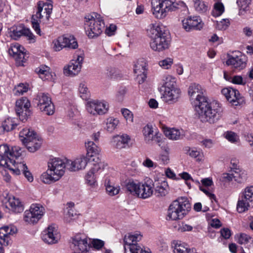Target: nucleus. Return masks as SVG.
I'll return each instance as SVG.
<instances>
[{"mask_svg": "<svg viewBox=\"0 0 253 253\" xmlns=\"http://www.w3.org/2000/svg\"><path fill=\"white\" fill-rule=\"evenodd\" d=\"M23 151L19 146L10 148L7 144L0 145V166L7 168L16 175L28 169L26 163L22 161Z\"/></svg>", "mask_w": 253, "mask_h": 253, "instance_id": "1", "label": "nucleus"}, {"mask_svg": "<svg viewBox=\"0 0 253 253\" xmlns=\"http://www.w3.org/2000/svg\"><path fill=\"white\" fill-rule=\"evenodd\" d=\"M68 159L53 158L47 163V169L40 176L41 180L45 184H50L58 181L67 169Z\"/></svg>", "mask_w": 253, "mask_h": 253, "instance_id": "2", "label": "nucleus"}, {"mask_svg": "<svg viewBox=\"0 0 253 253\" xmlns=\"http://www.w3.org/2000/svg\"><path fill=\"white\" fill-rule=\"evenodd\" d=\"M147 33L151 38L150 46L153 50L161 52L169 48L170 42L169 35L159 24H151Z\"/></svg>", "mask_w": 253, "mask_h": 253, "instance_id": "3", "label": "nucleus"}, {"mask_svg": "<svg viewBox=\"0 0 253 253\" xmlns=\"http://www.w3.org/2000/svg\"><path fill=\"white\" fill-rule=\"evenodd\" d=\"M162 87L164 88L161 98L168 104H172L178 101L181 95V91L176 86V79L170 75L163 77L162 81Z\"/></svg>", "mask_w": 253, "mask_h": 253, "instance_id": "4", "label": "nucleus"}, {"mask_svg": "<svg viewBox=\"0 0 253 253\" xmlns=\"http://www.w3.org/2000/svg\"><path fill=\"white\" fill-rule=\"evenodd\" d=\"M178 5L185 6L183 1L176 2L175 0H152L151 11L154 17L159 19L165 18L169 12L175 11Z\"/></svg>", "mask_w": 253, "mask_h": 253, "instance_id": "5", "label": "nucleus"}, {"mask_svg": "<svg viewBox=\"0 0 253 253\" xmlns=\"http://www.w3.org/2000/svg\"><path fill=\"white\" fill-rule=\"evenodd\" d=\"M198 117L203 123L208 122L213 124L218 121L221 117L222 110L219 104L212 108L208 101L201 103L194 108Z\"/></svg>", "mask_w": 253, "mask_h": 253, "instance_id": "6", "label": "nucleus"}, {"mask_svg": "<svg viewBox=\"0 0 253 253\" xmlns=\"http://www.w3.org/2000/svg\"><path fill=\"white\" fill-rule=\"evenodd\" d=\"M191 210V204L186 197H180L169 205L167 214V220L182 219Z\"/></svg>", "mask_w": 253, "mask_h": 253, "instance_id": "7", "label": "nucleus"}, {"mask_svg": "<svg viewBox=\"0 0 253 253\" xmlns=\"http://www.w3.org/2000/svg\"><path fill=\"white\" fill-rule=\"evenodd\" d=\"M105 24L100 15L92 13L84 17V29L89 38H94L99 36L102 32Z\"/></svg>", "mask_w": 253, "mask_h": 253, "instance_id": "8", "label": "nucleus"}, {"mask_svg": "<svg viewBox=\"0 0 253 253\" xmlns=\"http://www.w3.org/2000/svg\"><path fill=\"white\" fill-rule=\"evenodd\" d=\"M188 95L194 108L207 101L206 90L198 84L192 83L190 84Z\"/></svg>", "mask_w": 253, "mask_h": 253, "instance_id": "9", "label": "nucleus"}, {"mask_svg": "<svg viewBox=\"0 0 253 253\" xmlns=\"http://www.w3.org/2000/svg\"><path fill=\"white\" fill-rule=\"evenodd\" d=\"M144 142L147 144L156 143L159 146L163 147L164 138L158 129L151 124L145 126L142 130Z\"/></svg>", "mask_w": 253, "mask_h": 253, "instance_id": "10", "label": "nucleus"}, {"mask_svg": "<svg viewBox=\"0 0 253 253\" xmlns=\"http://www.w3.org/2000/svg\"><path fill=\"white\" fill-rule=\"evenodd\" d=\"M253 206V186L246 187L240 198L239 199L237 204V211L244 212L248 211Z\"/></svg>", "mask_w": 253, "mask_h": 253, "instance_id": "11", "label": "nucleus"}, {"mask_svg": "<svg viewBox=\"0 0 253 253\" xmlns=\"http://www.w3.org/2000/svg\"><path fill=\"white\" fill-rule=\"evenodd\" d=\"M85 106L87 112L93 116L106 114L109 109V103L104 100H91L86 102Z\"/></svg>", "mask_w": 253, "mask_h": 253, "instance_id": "12", "label": "nucleus"}, {"mask_svg": "<svg viewBox=\"0 0 253 253\" xmlns=\"http://www.w3.org/2000/svg\"><path fill=\"white\" fill-rule=\"evenodd\" d=\"M37 106L42 112L47 115H51L54 112V107L50 96L47 93H40L37 97Z\"/></svg>", "mask_w": 253, "mask_h": 253, "instance_id": "13", "label": "nucleus"}, {"mask_svg": "<svg viewBox=\"0 0 253 253\" xmlns=\"http://www.w3.org/2000/svg\"><path fill=\"white\" fill-rule=\"evenodd\" d=\"M60 233L58 227L54 224L49 226L42 232V238L43 241L48 244H54L60 239Z\"/></svg>", "mask_w": 253, "mask_h": 253, "instance_id": "14", "label": "nucleus"}, {"mask_svg": "<svg viewBox=\"0 0 253 253\" xmlns=\"http://www.w3.org/2000/svg\"><path fill=\"white\" fill-rule=\"evenodd\" d=\"M96 164H93V167L86 173L85 179L86 183L91 188H95L97 187V182L94 175L95 172L103 169L106 166L104 162H101L100 159L96 158Z\"/></svg>", "mask_w": 253, "mask_h": 253, "instance_id": "15", "label": "nucleus"}, {"mask_svg": "<svg viewBox=\"0 0 253 253\" xmlns=\"http://www.w3.org/2000/svg\"><path fill=\"white\" fill-rule=\"evenodd\" d=\"M44 208L39 204H33L30 207L29 210L25 211L24 219L25 221H35L40 220L43 215Z\"/></svg>", "mask_w": 253, "mask_h": 253, "instance_id": "16", "label": "nucleus"}, {"mask_svg": "<svg viewBox=\"0 0 253 253\" xmlns=\"http://www.w3.org/2000/svg\"><path fill=\"white\" fill-rule=\"evenodd\" d=\"M31 103L26 97H22L16 102L15 110L19 119L23 121L31 115Z\"/></svg>", "mask_w": 253, "mask_h": 253, "instance_id": "17", "label": "nucleus"}, {"mask_svg": "<svg viewBox=\"0 0 253 253\" xmlns=\"http://www.w3.org/2000/svg\"><path fill=\"white\" fill-rule=\"evenodd\" d=\"M247 58L241 52L235 51L233 55H229L226 64L238 70H241L246 66Z\"/></svg>", "mask_w": 253, "mask_h": 253, "instance_id": "18", "label": "nucleus"}, {"mask_svg": "<svg viewBox=\"0 0 253 253\" xmlns=\"http://www.w3.org/2000/svg\"><path fill=\"white\" fill-rule=\"evenodd\" d=\"M221 93L233 105L237 106L244 102V99L239 91L236 89L232 87L224 88L222 89Z\"/></svg>", "mask_w": 253, "mask_h": 253, "instance_id": "19", "label": "nucleus"}, {"mask_svg": "<svg viewBox=\"0 0 253 253\" xmlns=\"http://www.w3.org/2000/svg\"><path fill=\"white\" fill-rule=\"evenodd\" d=\"M183 28L187 32L200 30L203 28L204 23L198 16H188L182 21Z\"/></svg>", "mask_w": 253, "mask_h": 253, "instance_id": "20", "label": "nucleus"}, {"mask_svg": "<svg viewBox=\"0 0 253 253\" xmlns=\"http://www.w3.org/2000/svg\"><path fill=\"white\" fill-rule=\"evenodd\" d=\"M89 160L85 155H80L74 161L68 159L67 169L71 171H76L84 169Z\"/></svg>", "mask_w": 253, "mask_h": 253, "instance_id": "21", "label": "nucleus"}, {"mask_svg": "<svg viewBox=\"0 0 253 253\" xmlns=\"http://www.w3.org/2000/svg\"><path fill=\"white\" fill-rule=\"evenodd\" d=\"M141 187L138 193V197L146 199L151 197L154 191V182L151 179H147L144 182H141Z\"/></svg>", "mask_w": 253, "mask_h": 253, "instance_id": "22", "label": "nucleus"}, {"mask_svg": "<svg viewBox=\"0 0 253 253\" xmlns=\"http://www.w3.org/2000/svg\"><path fill=\"white\" fill-rule=\"evenodd\" d=\"M24 48L19 43L11 44L8 53L13 56L19 66H23L25 60Z\"/></svg>", "mask_w": 253, "mask_h": 253, "instance_id": "23", "label": "nucleus"}, {"mask_svg": "<svg viewBox=\"0 0 253 253\" xmlns=\"http://www.w3.org/2000/svg\"><path fill=\"white\" fill-rule=\"evenodd\" d=\"M74 250L77 252L84 253L87 251L88 244L87 238L84 234H78L72 238Z\"/></svg>", "mask_w": 253, "mask_h": 253, "instance_id": "24", "label": "nucleus"}, {"mask_svg": "<svg viewBox=\"0 0 253 253\" xmlns=\"http://www.w3.org/2000/svg\"><path fill=\"white\" fill-rule=\"evenodd\" d=\"M85 147L86 149V154L85 155L89 159H91L96 164V158H99L98 155L101 152V149L97 145L92 141L88 140L85 142Z\"/></svg>", "mask_w": 253, "mask_h": 253, "instance_id": "25", "label": "nucleus"}, {"mask_svg": "<svg viewBox=\"0 0 253 253\" xmlns=\"http://www.w3.org/2000/svg\"><path fill=\"white\" fill-rule=\"evenodd\" d=\"M6 207L15 213H20L23 211L24 206L20 199L13 196H9L5 203Z\"/></svg>", "mask_w": 253, "mask_h": 253, "instance_id": "26", "label": "nucleus"}, {"mask_svg": "<svg viewBox=\"0 0 253 253\" xmlns=\"http://www.w3.org/2000/svg\"><path fill=\"white\" fill-rule=\"evenodd\" d=\"M18 120L16 118L8 117L5 119L0 126V134L10 131L17 126Z\"/></svg>", "mask_w": 253, "mask_h": 253, "instance_id": "27", "label": "nucleus"}, {"mask_svg": "<svg viewBox=\"0 0 253 253\" xmlns=\"http://www.w3.org/2000/svg\"><path fill=\"white\" fill-rule=\"evenodd\" d=\"M44 6V4L42 3H40L38 5V10L36 13L32 16V24L33 28L36 33L39 35H41V31L40 28L39 22L43 17V15H42V8Z\"/></svg>", "mask_w": 253, "mask_h": 253, "instance_id": "28", "label": "nucleus"}, {"mask_svg": "<svg viewBox=\"0 0 253 253\" xmlns=\"http://www.w3.org/2000/svg\"><path fill=\"white\" fill-rule=\"evenodd\" d=\"M130 140L129 135L126 134L117 135L113 137L111 143L112 145L118 149L125 148Z\"/></svg>", "mask_w": 253, "mask_h": 253, "instance_id": "29", "label": "nucleus"}, {"mask_svg": "<svg viewBox=\"0 0 253 253\" xmlns=\"http://www.w3.org/2000/svg\"><path fill=\"white\" fill-rule=\"evenodd\" d=\"M25 36L28 37L29 40L34 39V35L29 30V29L25 28L17 27L15 29H13L11 32L10 37L15 40H18L21 36Z\"/></svg>", "mask_w": 253, "mask_h": 253, "instance_id": "30", "label": "nucleus"}, {"mask_svg": "<svg viewBox=\"0 0 253 253\" xmlns=\"http://www.w3.org/2000/svg\"><path fill=\"white\" fill-rule=\"evenodd\" d=\"M172 247L174 253H190L191 249L189 246L181 241L174 240L172 241Z\"/></svg>", "mask_w": 253, "mask_h": 253, "instance_id": "31", "label": "nucleus"}, {"mask_svg": "<svg viewBox=\"0 0 253 253\" xmlns=\"http://www.w3.org/2000/svg\"><path fill=\"white\" fill-rule=\"evenodd\" d=\"M195 10L200 14H206L210 9L208 2L203 0H192Z\"/></svg>", "mask_w": 253, "mask_h": 253, "instance_id": "32", "label": "nucleus"}, {"mask_svg": "<svg viewBox=\"0 0 253 253\" xmlns=\"http://www.w3.org/2000/svg\"><path fill=\"white\" fill-rule=\"evenodd\" d=\"M141 182L133 180H128L126 184L125 188L129 194L138 197V193L140 188Z\"/></svg>", "mask_w": 253, "mask_h": 253, "instance_id": "33", "label": "nucleus"}, {"mask_svg": "<svg viewBox=\"0 0 253 253\" xmlns=\"http://www.w3.org/2000/svg\"><path fill=\"white\" fill-rule=\"evenodd\" d=\"M164 132L168 138L172 140L180 139L183 136L181 130L175 128H166L164 129Z\"/></svg>", "mask_w": 253, "mask_h": 253, "instance_id": "34", "label": "nucleus"}, {"mask_svg": "<svg viewBox=\"0 0 253 253\" xmlns=\"http://www.w3.org/2000/svg\"><path fill=\"white\" fill-rule=\"evenodd\" d=\"M81 69L80 65L71 61L68 65L64 67L63 73L67 76L74 77L79 73Z\"/></svg>", "mask_w": 253, "mask_h": 253, "instance_id": "35", "label": "nucleus"}, {"mask_svg": "<svg viewBox=\"0 0 253 253\" xmlns=\"http://www.w3.org/2000/svg\"><path fill=\"white\" fill-rule=\"evenodd\" d=\"M37 137V134L29 128H24L19 132V138L22 143Z\"/></svg>", "mask_w": 253, "mask_h": 253, "instance_id": "36", "label": "nucleus"}, {"mask_svg": "<svg viewBox=\"0 0 253 253\" xmlns=\"http://www.w3.org/2000/svg\"><path fill=\"white\" fill-rule=\"evenodd\" d=\"M169 226L173 231L178 232H184L191 231L193 227L185 222H170Z\"/></svg>", "mask_w": 253, "mask_h": 253, "instance_id": "37", "label": "nucleus"}, {"mask_svg": "<svg viewBox=\"0 0 253 253\" xmlns=\"http://www.w3.org/2000/svg\"><path fill=\"white\" fill-rule=\"evenodd\" d=\"M22 143L26 147L29 152H34L40 148L42 145V141L37 137Z\"/></svg>", "mask_w": 253, "mask_h": 253, "instance_id": "38", "label": "nucleus"}, {"mask_svg": "<svg viewBox=\"0 0 253 253\" xmlns=\"http://www.w3.org/2000/svg\"><path fill=\"white\" fill-rule=\"evenodd\" d=\"M154 190L157 196H165L167 194L169 190V185L167 182L162 181L158 182L156 186L154 187Z\"/></svg>", "mask_w": 253, "mask_h": 253, "instance_id": "39", "label": "nucleus"}, {"mask_svg": "<svg viewBox=\"0 0 253 253\" xmlns=\"http://www.w3.org/2000/svg\"><path fill=\"white\" fill-rule=\"evenodd\" d=\"M142 237V235L138 231L126 235L124 239V245L137 244V242L141 240Z\"/></svg>", "mask_w": 253, "mask_h": 253, "instance_id": "40", "label": "nucleus"}, {"mask_svg": "<svg viewBox=\"0 0 253 253\" xmlns=\"http://www.w3.org/2000/svg\"><path fill=\"white\" fill-rule=\"evenodd\" d=\"M185 150L190 156L196 159L197 161H201L203 159V153L200 149H197L196 148H191L187 147Z\"/></svg>", "mask_w": 253, "mask_h": 253, "instance_id": "41", "label": "nucleus"}, {"mask_svg": "<svg viewBox=\"0 0 253 253\" xmlns=\"http://www.w3.org/2000/svg\"><path fill=\"white\" fill-rule=\"evenodd\" d=\"M40 77L43 80H47L50 77V68L45 65H42L36 69Z\"/></svg>", "mask_w": 253, "mask_h": 253, "instance_id": "42", "label": "nucleus"}, {"mask_svg": "<svg viewBox=\"0 0 253 253\" xmlns=\"http://www.w3.org/2000/svg\"><path fill=\"white\" fill-rule=\"evenodd\" d=\"M40 3H42L44 4L42 12V15L44 16L42 19L43 21H48L51 13L53 6L50 3H44L43 1H39L38 6Z\"/></svg>", "mask_w": 253, "mask_h": 253, "instance_id": "43", "label": "nucleus"}, {"mask_svg": "<svg viewBox=\"0 0 253 253\" xmlns=\"http://www.w3.org/2000/svg\"><path fill=\"white\" fill-rule=\"evenodd\" d=\"M235 173L233 174L234 179L238 183H243L245 181L247 178V172L243 169L235 168Z\"/></svg>", "mask_w": 253, "mask_h": 253, "instance_id": "44", "label": "nucleus"}, {"mask_svg": "<svg viewBox=\"0 0 253 253\" xmlns=\"http://www.w3.org/2000/svg\"><path fill=\"white\" fill-rule=\"evenodd\" d=\"M64 39L65 47H68L71 49H76L78 47V44L75 38L72 35H68V36H62Z\"/></svg>", "mask_w": 253, "mask_h": 253, "instance_id": "45", "label": "nucleus"}, {"mask_svg": "<svg viewBox=\"0 0 253 253\" xmlns=\"http://www.w3.org/2000/svg\"><path fill=\"white\" fill-rule=\"evenodd\" d=\"M125 253H141L143 250V248L138 244H131L124 245Z\"/></svg>", "mask_w": 253, "mask_h": 253, "instance_id": "46", "label": "nucleus"}, {"mask_svg": "<svg viewBox=\"0 0 253 253\" xmlns=\"http://www.w3.org/2000/svg\"><path fill=\"white\" fill-rule=\"evenodd\" d=\"M119 124V120L114 117H109L106 120V128L109 132L113 131Z\"/></svg>", "mask_w": 253, "mask_h": 253, "instance_id": "47", "label": "nucleus"}, {"mask_svg": "<svg viewBox=\"0 0 253 253\" xmlns=\"http://www.w3.org/2000/svg\"><path fill=\"white\" fill-rule=\"evenodd\" d=\"M106 190L107 192L110 196H114L118 194L120 191V188L119 186H115L112 185L109 180L106 179L105 182Z\"/></svg>", "mask_w": 253, "mask_h": 253, "instance_id": "48", "label": "nucleus"}, {"mask_svg": "<svg viewBox=\"0 0 253 253\" xmlns=\"http://www.w3.org/2000/svg\"><path fill=\"white\" fill-rule=\"evenodd\" d=\"M134 72L136 75L146 73V63L142 60L137 61L134 66Z\"/></svg>", "mask_w": 253, "mask_h": 253, "instance_id": "49", "label": "nucleus"}, {"mask_svg": "<svg viewBox=\"0 0 253 253\" xmlns=\"http://www.w3.org/2000/svg\"><path fill=\"white\" fill-rule=\"evenodd\" d=\"M234 238L235 241L241 245L248 244L252 239L250 236L243 233L236 234Z\"/></svg>", "mask_w": 253, "mask_h": 253, "instance_id": "50", "label": "nucleus"}, {"mask_svg": "<svg viewBox=\"0 0 253 253\" xmlns=\"http://www.w3.org/2000/svg\"><path fill=\"white\" fill-rule=\"evenodd\" d=\"M224 11V7L223 3L220 1H217L214 4L212 10V15L214 17L220 16Z\"/></svg>", "mask_w": 253, "mask_h": 253, "instance_id": "51", "label": "nucleus"}, {"mask_svg": "<svg viewBox=\"0 0 253 253\" xmlns=\"http://www.w3.org/2000/svg\"><path fill=\"white\" fill-rule=\"evenodd\" d=\"M163 146L161 148L164 150V152L160 155L159 160L163 164L167 165L169 162V148L164 145V142H163Z\"/></svg>", "mask_w": 253, "mask_h": 253, "instance_id": "52", "label": "nucleus"}, {"mask_svg": "<svg viewBox=\"0 0 253 253\" xmlns=\"http://www.w3.org/2000/svg\"><path fill=\"white\" fill-rule=\"evenodd\" d=\"M64 39L62 36L58 37L57 39L53 40L52 42L53 48L56 51H59L65 47Z\"/></svg>", "mask_w": 253, "mask_h": 253, "instance_id": "53", "label": "nucleus"}, {"mask_svg": "<svg viewBox=\"0 0 253 253\" xmlns=\"http://www.w3.org/2000/svg\"><path fill=\"white\" fill-rule=\"evenodd\" d=\"M224 137L232 143L236 144L240 142L239 136L233 131H228L224 133Z\"/></svg>", "mask_w": 253, "mask_h": 253, "instance_id": "54", "label": "nucleus"}, {"mask_svg": "<svg viewBox=\"0 0 253 253\" xmlns=\"http://www.w3.org/2000/svg\"><path fill=\"white\" fill-rule=\"evenodd\" d=\"M78 91L81 97L83 99H86L88 96L89 91L87 87L86 84L84 82H82L80 83Z\"/></svg>", "mask_w": 253, "mask_h": 253, "instance_id": "55", "label": "nucleus"}, {"mask_svg": "<svg viewBox=\"0 0 253 253\" xmlns=\"http://www.w3.org/2000/svg\"><path fill=\"white\" fill-rule=\"evenodd\" d=\"M74 207L75 204L73 202H70L66 204V207L64 209V212L67 216L72 217L76 215Z\"/></svg>", "mask_w": 253, "mask_h": 253, "instance_id": "56", "label": "nucleus"}, {"mask_svg": "<svg viewBox=\"0 0 253 253\" xmlns=\"http://www.w3.org/2000/svg\"><path fill=\"white\" fill-rule=\"evenodd\" d=\"M173 63V59L170 57H167L159 61V65L163 69L168 70L171 68Z\"/></svg>", "mask_w": 253, "mask_h": 253, "instance_id": "57", "label": "nucleus"}, {"mask_svg": "<svg viewBox=\"0 0 253 253\" xmlns=\"http://www.w3.org/2000/svg\"><path fill=\"white\" fill-rule=\"evenodd\" d=\"M107 76L112 79H118L122 77L120 70L115 68H110L107 70Z\"/></svg>", "mask_w": 253, "mask_h": 253, "instance_id": "58", "label": "nucleus"}, {"mask_svg": "<svg viewBox=\"0 0 253 253\" xmlns=\"http://www.w3.org/2000/svg\"><path fill=\"white\" fill-rule=\"evenodd\" d=\"M121 113L128 124H131L133 123V114L127 109L123 108L121 109Z\"/></svg>", "mask_w": 253, "mask_h": 253, "instance_id": "59", "label": "nucleus"}, {"mask_svg": "<svg viewBox=\"0 0 253 253\" xmlns=\"http://www.w3.org/2000/svg\"><path fill=\"white\" fill-rule=\"evenodd\" d=\"M84 59V54L83 52L80 51L79 53H76L73 59L71 62L75 63L76 65H80V67L82 68V64Z\"/></svg>", "mask_w": 253, "mask_h": 253, "instance_id": "60", "label": "nucleus"}, {"mask_svg": "<svg viewBox=\"0 0 253 253\" xmlns=\"http://www.w3.org/2000/svg\"><path fill=\"white\" fill-rule=\"evenodd\" d=\"M4 230L2 227L0 228V239L3 240V244L4 246H7L9 240V234Z\"/></svg>", "mask_w": 253, "mask_h": 253, "instance_id": "61", "label": "nucleus"}, {"mask_svg": "<svg viewBox=\"0 0 253 253\" xmlns=\"http://www.w3.org/2000/svg\"><path fill=\"white\" fill-rule=\"evenodd\" d=\"M230 22L228 19H223L220 21H217L216 23V28L219 30H225L229 26Z\"/></svg>", "mask_w": 253, "mask_h": 253, "instance_id": "62", "label": "nucleus"}, {"mask_svg": "<svg viewBox=\"0 0 253 253\" xmlns=\"http://www.w3.org/2000/svg\"><path fill=\"white\" fill-rule=\"evenodd\" d=\"M28 89V87L26 84H20L15 88V94L17 95L23 94L24 93L27 92Z\"/></svg>", "mask_w": 253, "mask_h": 253, "instance_id": "63", "label": "nucleus"}, {"mask_svg": "<svg viewBox=\"0 0 253 253\" xmlns=\"http://www.w3.org/2000/svg\"><path fill=\"white\" fill-rule=\"evenodd\" d=\"M126 93V89L125 87H120L117 91L116 94V99L118 101H122L124 99L125 94Z\"/></svg>", "mask_w": 253, "mask_h": 253, "instance_id": "64", "label": "nucleus"}]
</instances>
